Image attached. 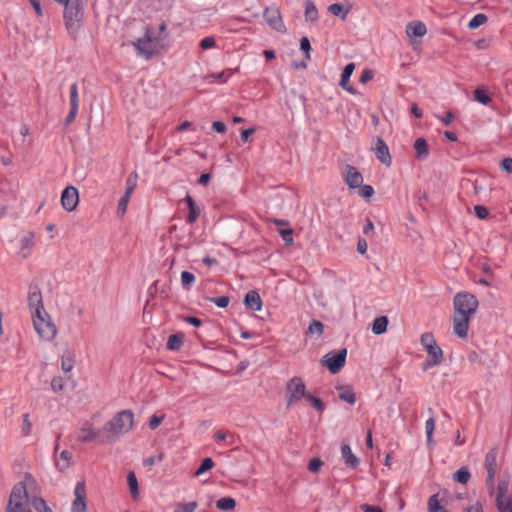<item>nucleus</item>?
<instances>
[{
  "mask_svg": "<svg viewBox=\"0 0 512 512\" xmlns=\"http://www.w3.org/2000/svg\"><path fill=\"white\" fill-rule=\"evenodd\" d=\"M134 422V414L131 410H122L110 419L103 428L101 440L107 444L115 442L122 435L128 433Z\"/></svg>",
  "mask_w": 512,
  "mask_h": 512,
  "instance_id": "nucleus-1",
  "label": "nucleus"
},
{
  "mask_svg": "<svg viewBox=\"0 0 512 512\" xmlns=\"http://www.w3.org/2000/svg\"><path fill=\"white\" fill-rule=\"evenodd\" d=\"M138 54L145 59H150L158 54L164 47L163 37L156 36V29L151 26L144 28V36L133 42Z\"/></svg>",
  "mask_w": 512,
  "mask_h": 512,
  "instance_id": "nucleus-2",
  "label": "nucleus"
},
{
  "mask_svg": "<svg viewBox=\"0 0 512 512\" xmlns=\"http://www.w3.org/2000/svg\"><path fill=\"white\" fill-rule=\"evenodd\" d=\"M32 320L34 328L41 339L51 341L55 338L57 333L56 326L46 311L33 314Z\"/></svg>",
  "mask_w": 512,
  "mask_h": 512,
  "instance_id": "nucleus-3",
  "label": "nucleus"
},
{
  "mask_svg": "<svg viewBox=\"0 0 512 512\" xmlns=\"http://www.w3.org/2000/svg\"><path fill=\"white\" fill-rule=\"evenodd\" d=\"M83 7V1H71L65 5L64 21L70 33L75 32L80 27L83 18Z\"/></svg>",
  "mask_w": 512,
  "mask_h": 512,
  "instance_id": "nucleus-4",
  "label": "nucleus"
},
{
  "mask_svg": "<svg viewBox=\"0 0 512 512\" xmlns=\"http://www.w3.org/2000/svg\"><path fill=\"white\" fill-rule=\"evenodd\" d=\"M478 308V300L469 293H457L454 297V313L472 318Z\"/></svg>",
  "mask_w": 512,
  "mask_h": 512,
  "instance_id": "nucleus-5",
  "label": "nucleus"
},
{
  "mask_svg": "<svg viewBox=\"0 0 512 512\" xmlns=\"http://www.w3.org/2000/svg\"><path fill=\"white\" fill-rule=\"evenodd\" d=\"M306 386L300 377H293L286 386L287 406L298 402L301 398H306Z\"/></svg>",
  "mask_w": 512,
  "mask_h": 512,
  "instance_id": "nucleus-6",
  "label": "nucleus"
},
{
  "mask_svg": "<svg viewBox=\"0 0 512 512\" xmlns=\"http://www.w3.org/2000/svg\"><path fill=\"white\" fill-rule=\"evenodd\" d=\"M103 437V428L95 429L93 427L92 422L85 421L82 426L76 432V439L80 443H88L92 441H97L99 444H107V442H103L101 438Z\"/></svg>",
  "mask_w": 512,
  "mask_h": 512,
  "instance_id": "nucleus-7",
  "label": "nucleus"
},
{
  "mask_svg": "<svg viewBox=\"0 0 512 512\" xmlns=\"http://www.w3.org/2000/svg\"><path fill=\"white\" fill-rule=\"evenodd\" d=\"M346 355H347L346 349H342L338 352L327 353L322 360V364L332 374H336L345 365Z\"/></svg>",
  "mask_w": 512,
  "mask_h": 512,
  "instance_id": "nucleus-8",
  "label": "nucleus"
},
{
  "mask_svg": "<svg viewBox=\"0 0 512 512\" xmlns=\"http://www.w3.org/2000/svg\"><path fill=\"white\" fill-rule=\"evenodd\" d=\"M497 452L490 450L485 456V469L487 471L486 486L488 493L492 494L494 489V479L497 472Z\"/></svg>",
  "mask_w": 512,
  "mask_h": 512,
  "instance_id": "nucleus-9",
  "label": "nucleus"
},
{
  "mask_svg": "<svg viewBox=\"0 0 512 512\" xmlns=\"http://www.w3.org/2000/svg\"><path fill=\"white\" fill-rule=\"evenodd\" d=\"M28 306L31 311V315L46 311L44 308L41 291L37 285L31 284L29 286Z\"/></svg>",
  "mask_w": 512,
  "mask_h": 512,
  "instance_id": "nucleus-10",
  "label": "nucleus"
},
{
  "mask_svg": "<svg viewBox=\"0 0 512 512\" xmlns=\"http://www.w3.org/2000/svg\"><path fill=\"white\" fill-rule=\"evenodd\" d=\"M79 203V193L74 186H67L61 195V205L64 210L72 212Z\"/></svg>",
  "mask_w": 512,
  "mask_h": 512,
  "instance_id": "nucleus-11",
  "label": "nucleus"
},
{
  "mask_svg": "<svg viewBox=\"0 0 512 512\" xmlns=\"http://www.w3.org/2000/svg\"><path fill=\"white\" fill-rule=\"evenodd\" d=\"M75 499L72 503L71 512H87L85 502L86 487L84 482H78L74 488Z\"/></svg>",
  "mask_w": 512,
  "mask_h": 512,
  "instance_id": "nucleus-12",
  "label": "nucleus"
},
{
  "mask_svg": "<svg viewBox=\"0 0 512 512\" xmlns=\"http://www.w3.org/2000/svg\"><path fill=\"white\" fill-rule=\"evenodd\" d=\"M264 19L266 22L276 31L278 32H284L285 31V25L282 21L280 12L275 7H269L266 8L264 11Z\"/></svg>",
  "mask_w": 512,
  "mask_h": 512,
  "instance_id": "nucleus-13",
  "label": "nucleus"
},
{
  "mask_svg": "<svg viewBox=\"0 0 512 512\" xmlns=\"http://www.w3.org/2000/svg\"><path fill=\"white\" fill-rule=\"evenodd\" d=\"M426 351L428 356L423 364L424 371L439 365L443 360V351L437 344L432 347H428Z\"/></svg>",
  "mask_w": 512,
  "mask_h": 512,
  "instance_id": "nucleus-14",
  "label": "nucleus"
},
{
  "mask_svg": "<svg viewBox=\"0 0 512 512\" xmlns=\"http://www.w3.org/2000/svg\"><path fill=\"white\" fill-rule=\"evenodd\" d=\"M471 318L454 313L453 316V331L454 333L464 339L468 335L469 322Z\"/></svg>",
  "mask_w": 512,
  "mask_h": 512,
  "instance_id": "nucleus-15",
  "label": "nucleus"
},
{
  "mask_svg": "<svg viewBox=\"0 0 512 512\" xmlns=\"http://www.w3.org/2000/svg\"><path fill=\"white\" fill-rule=\"evenodd\" d=\"M28 500L27 487L25 482H19L14 485L10 494L8 505L16 503H26Z\"/></svg>",
  "mask_w": 512,
  "mask_h": 512,
  "instance_id": "nucleus-16",
  "label": "nucleus"
},
{
  "mask_svg": "<svg viewBox=\"0 0 512 512\" xmlns=\"http://www.w3.org/2000/svg\"><path fill=\"white\" fill-rule=\"evenodd\" d=\"M345 182L350 189L358 188L363 183V176L357 170V168L353 166H347L346 174H345Z\"/></svg>",
  "mask_w": 512,
  "mask_h": 512,
  "instance_id": "nucleus-17",
  "label": "nucleus"
},
{
  "mask_svg": "<svg viewBox=\"0 0 512 512\" xmlns=\"http://www.w3.org/2000/svg\"><path fill=\"white\" fill-rule=\"evenodd\" d=\"M244 304L247 309L252 311H260L262 309V300L259 293L255 290H250L246 293Z\"/></svg>",
  "mask_w": 512,
  "mask_h": 512,
  "instance_id": "nucleus-18",
  "label": "nucleus"
},
{
  "mask_svg": "<svg viewBox=\"0 0 512 512\" xmlns=\"http://www.w3.org/2000/svg\"><path fill=\"white\" fill-rule=\"evenodd\" d=\"M341 456L348 468L355 469L359 466V458L352 452L348 444L341 445Z\"/></svg>",
  "mask_w": 512,
  "mask_h": 512,
  "instance_id": "nucleus-19",
  "label": "nucleus"
},
{
  "mask_svg": "<svg viewBox=\"0 0 512 512\" xmlns=\"http://www.w3.org/2000/svg\"><path fill=\"white\" fill-rule=\"evenodd\" d=\"M375 155H376L377 159L380 162H382L383 164H386V165L391 164V157H390L388 146L381 138H377V141L375 144Z\"/></svg>",
  "mask_w": 512,
  "mask_h": 512,
  "instance_id": "nucleus-20",
  "label": "nucleus"
},
{
  "mask_svg": "<svg viewBox=\"0 0 512 512\" xmlns=\"http://www.w3.org/2000/svg\"><path fill=\"white\" fill-rule=\"evenodd\" d=\"M184 201L187 204L189 210L186 221L189 224H193L200 216V208L189 194L185 196Z\"/></svg>",
  "mask_w": 512,
  "mask_h": 512,
  "instance_id": "nucleus-21",
  "label": "nucleus"
},
{
  "mask_svg": "<svg viewBox=\"0 0 512 512\" xmlns=\"http://www.w3.org/2000/svg\"><path fill=\"white\" fill-rule=\"evenodd\" d=\"M20 250L19 255L22 258H26L30 255V251L34 245V234L32 232H28L20 238Z\"/></svg>",
  "mask_w": 512,
  "mask_h": 512,
  "instance_id": "nucleus-22",
  "label": "nucleus"
},
{
  "mask_svg": "<svg viewBox=\"0 0 512 512\" xmlns=\"http://www.w3.org/2000/svg\"><path fill=\"white\" fill-rule=\"evenodd\" d=\"M509 484H510V476L503 475L497 483V486H494L493 493L490 494L491 496L494 495L495 497H502V496H511L509 494Z\"/></svg>",
  "mask_w": 512,
  "mask_h": 512,
  "instance_id": "nucleus-23",
  "label": "nucleus"
},
{
  "mask_svg": "<svg viewBox=\"0 0 512 512\" xmlns=\"http://www.w3.org/2000/svg\"><path fill=\"white\" fill-rule=\"evenodd\" d=\"M427 32L426 25L421 21H412L406 27L409 37H423Z\"/></svg>",
  "mask_w": 512,
  "mask_h": 512,
  "instance_id": "nucleus-24",
  "label": "nucleus"
},
{
  "mask_svg": "<svg viewBox=\"0 0 512 512\" xmlns=\"http://www.w3.org/2000/svg\"><path fill=\"white\" fill-rule=\"evenodd\" d=\"M414 149L418 160H425L429 155L428 144L424 138H417L415 140Z\"/></svg>",
  "mask_w": 512,
  "mask_h": 512,
  "instance_id": "nucleus-25",
  "label": "nucleus"
},
{
  "mask_svg": "<svg viewBox=\"0 0 512 512\" xmlns=\"http://www.w3.org/2000/svg\"><path fill=\"white\" fill-rule=\"evenodd\" d=\"M354 69H355L354 63H348L344 67V69L341 73V78H340V82H339V85L342 88H344L346 91H348L349 93H353V89H352V87H347L346 83L349 81Z\"/></svg>",
  "mask_w": 512,
  "mask_h": 512,
  "instance_id": "nucleus-26",
  "label": "nucleus"
},
{
  "mask_svg": "<svg viewBox=\"0 0 512 512\" xmlns=\"http://www.w3.org/2000/svg\"><path fill=\"white\" fill-rule=\"evenodd\" d=\"M338 389L340 391L338 394L340 400L347 402L351 405L355 404L356 395L350 386H341Z\"/></svg>",
  "mask_w": 512,
  "mask_h": 512,
  "instance_id": "nucleus-27",
  "label": "nucleus"
},
{
  "mask_svg": "<svg viewBox=\"0 0 512 512\" xmlns=\"http://www.w3.org/2000/svg\"><path fill=\"white\" fill-rule=\"evenodd\" d=\"M496 508L498 512H512V497H495Z\"/></svg>",
  "mask_w": 512,
  "mask_h": 512,
  "instance_id": "nucleus-28",
  "label": "nucleus"
},
{
  "mask_svg": "<svg viewBox=\"0 0 512 512\" xmlns=\"http://www.w3.org/2000/svg\"><path fill=\"white\" fill-rule=\"evenodd\" d=\"M184 340V335L182 333H175L168 337V341L166 344L167 349L172 351H177L181 348Z\"/></svg>",
  "mask_w": 512,
  "mask_h": 512,
  "instance_id": "nucleus-29",
  "label": "nucleus"
},
{
  "mask_svg": "<svg viewBox=\"0 0 512 512\" xmlns=\"http://www.w3.org/2000/svg\"><path fill=\"white\" fill-rule=\"evenodd\" d=\"M388 320L385 316L374 319L372 324V332L376 335L383 334L387 329Z\"/></svg>",
  "mask_w": 512,
  "mask_h": 512,
  "instance_id": "nucleus-30",
  "label": "nucleus"
},
{
  "mask_svg": "<svg viewBox=\"0 0 512 512\" xmlns=\"http://www.w3.org/2000/svg\"><path fill=\"white\" fill-rule=\"evenodd\" d=\"M305 19L310 22H314L318 19V10L315 4L310 0L305 2Z\"/></svg>",
  "mask_w": 512,
  "mask_h": 512,
  "instance_id": "nucleus-31",
  "label": "nucleus"
},
{
  "mask_svg": "<svg viewBox=\"0 0 512 512\" xmlns=\"http://www.w3.org/2000/svg\"><path fill=\"white\" fill-rule=\"evenodd\" d=\"M59 457H60V459L56 461V467L58 468L59 471H64L70 465V460L72 458V454L67 450H63L60 453Z\"/></svg>",
  "mask_w": 512,
  "mask_h": 512,
  "instance_id": "nucleus-32",
  "label": "nucleus"
},
{
  "mask_svg": "<svg viewBox=\"0 0 512 512\" xmlns=\"http://www.w3.org/2000/svg\"><path fill=\"white\" fill-rule=\"evenodd\" d=\"M428 511L429 512H448V510L441 505L438 495H432L428 500Z\"/></svg>",
  "mask_w": 512,
  "mask_h": 512,
  "instance_id": "nucleus-33",
  "label": "nucleus"
},
{
  "mask_svg": "<svg viewBox=\"0 0 512 512\" xmlns=\"http://www.w3.org/2000/svg\"><path fill=\"white\" fill-rule=\"evenodd\" d=\"M236 501L231 497H222L216 501V507L219 510L228 511L234 509Z\"/></svg>",
  "mask_w": 512,
  "mask_h": 512,
  "instance_id": "nucleus-34",
  "label": "nucleus"
},
{
  "mask_svg": "<svg viewBox=\"0 0 512 512\" xmlns=\"http://www.w3.org/2000/svg\"><path fill=\"white\" fill-rule=\"evenodd\" d=\"M127 483L133 498L139 495L138 481L134 472H129L127 475Z\"/></svg>",
  "mask_w": 512,
  "mask_h": 512,
  "instance_id": "nucleus-35",
  "label": "nucleus"
},
{
  "mask_svg": "<svg viewBox=\"0 0 512 512\" xmlns=\"http://www.w3.org/2000/svg\"><path fill=\"white\" fill-rule=\"evenodd\" d=\"M470 477V471L466 467H461L453 475V479L461 484H466Z\"/></svg>",
  "mask_w": 512,
  "mask_h": 512,
  "instance_id": "nucleus-36",
  "label": "nucleus"
},
{
  "mask_svg": "<svg viewBox=\"0 0 512 512\" xmlns=\"http://www.w3.org/2000/svg\"><path fill=\"white\" fill-rule=\"evenodd\" d=\"M33 508L38 512H53L47 505L46 501L41 497H34L31 500Z\"/></svg>",
  "mask_w": 512,
  "mask_h": 512,
  "instance_id": "nucleus-37",
  "label": "nucleus"
},
{
  "mask_svg": "<svg viewBox=\"0 0 512 512\" xmlns=\"http://www.w3.org/2000/svg\"><path fill=\"white\" fill-rule=\"evenodd\" d=\"M474 99L475 101L488 105L491 102V98L487 95L485 89L483 87H477L474 91Z\"/></svg>",
  "mask_w": 512,
  "mask_h": 512,
  "instance_id": "nucleus-38",
  "label": "nucleus"
},
{
  "mask_svg": "<svg viewBox=\"0 0 512 512\" xmlns=\"http://www.w3.org/2000/svg\"><path fill=\"white\" fill-rule=\"evenodd\" d=\"M488 21V17L483 13H478L473 16V18L469 21L468 27L470 29H476L481 25L485 24Z\"/></svg>",
  "mask_w": 512,
  "mask_h": 512,
  "instance_id": "nucleus-39",
  "label": "nucleus"
},
{
  "mask_svg": "<svg viewBox=\"0 0 512 512\" xmlns=\"http://www.w3.org/2000/svg\"><path fill=\"white\" fill-rule=\"evenodd\" d=\"M328 11L334 16H340L342 19H345L348 14V9H344L343 5L340 3L329 5Z\"/></svg>",
  "mask_w": 512,
  "mask_h": 512,
  "instance_id": "nucleus-40",
  "label": "nucleus"
},
{
  "mask_svg": "<svg viewBox=\"0 0 512 512\" xmlns=\"http://www.w3.org/2000/svg\"><path fill=\"white\" fill-rule=\"evenodd\" d=\"M213 466H214V462L211 458H209V457L204 458L202 460L200 466L195 471L194 475L200 476V475L204 474L205 472L209 471L210 469H212Z\"/></svg>",
  "mask_w": 512,
  "mask_h": 512,
  "instance_id": "nucleus-41",
  "label": "nucleus"
},
{
  "mask_svg": "<svg viewBox=\"0 0 512 512\" xmlns=\"http://www.w3.org/2000/svg\"><path fill=\"white\" fill-rule=\"evenodd\" d=\"M70 107L79 109V94H78V86L76 83H73L70 86Z\"/></svg>",
  "mask_w": 512,
  "mask_h": 512,
  "instance_id": "nucleus-42",
  "label": "nucleus"
},
{
  "mask_svg": "<svg viewBox=\"0 0 512 512\" xmlns=\"http://www.w3.org/2000/svg\"><path fill=\"white\" fill-rule=\"evenodd\" d=\"M198 504L196 501H191L189 503H178L174 509V512H194Z\"/></svg>",
  "mask_w": 512,
  "mask_h": 512,
  "instance_id": "nucleus-43",
  "label": "nucleus"
},
{
  "mask_svg": "<svg viewBox=\"0 0 512 512\" xmlns=\"http://www.w3.org/2000/svg\"><path fill=\"white\" fill-rule=\"evenodd\" d=\"M138 176L136 173H131L126 179V191L125 194L132 195L137 185Z\"/></svg>",
  "mask_w": 512,
  "mask_h": 512,
  "instance_id": "nucleus-44",
  "label": "nucleus"
},
{
  "mask_svg": "<svg viewBox=\"0 0 512 512\" xmlns=\"http://www.w3.org/2000/svg\"><path fill=\"white\" fill-rule=\"evenodd\" d=\"M195 276L189 271H183L181 273V284L184 289H189L190 286L194 283Z\"/></svg>",
  "mask_w": 512,
  "mask_h": 512,
  "instance_id": "nucleus-45",
  "label": "nucleus"
},
{
  "mask_svg": "<svg viewBox=\"0 0 512 512\" xmlns=\"http://www.w3.org/2000/svg\"><path fill=\"white\" fill-rule=\"evenodd\" d=\"M130 198H131L130 195L124 194L121 197V199L119 200L118 207H117V214L119 216H123L126 213Z\"/></svg>",
  "mask_w": 512,
  "mask_h": 512,
  "instance_id": "nucleus-46",
  "label": "nucleus"
},
{
  "mask_svg": "<svg viewBox=\"0 0 512 512\" xmlns=\"http://www.w3.org/2000/svg\"><path fill=\"white\" fill-rule=\"evenodd\" d=\"M323 330L324 325L318 320H313L308 327V332L310 334H316L317 336L322 335Z\"/></svg>",
  "mask_w": 512,
  "mask_h": 512,
  "instance_id": "nucleus-47",
  "label": "nucleus"
},
{
  "mask_svg": "<svg viewBox=\"0 0 512 512\" xmlns=\"http://www.w3.org/2000/svg\"><path fill=\"white\" fill-rule=\"evenodd\" d=\"M420 342L425 349L436 345V341L431 333H424L420 338Z\"/></svg>",
  "mask_w": 512,
  "mask_h": 512,
  "instance_id": "nucleus-48",
  "label": "nucleus"
},
{
  "mask_svg": "<svg viewBox=\"0 0 512 512\" xmlns=\"http://www.w3.org/2000/svg\"><path fill=\"white\" fill-rule=\"evenodd\" d=\"M306 399L313 405V407L317 411L323 412V410L325 408V405H324V403L322 402V400L320 398L308 394L306 396Z\"/></svg>",
  "mask_w": 512,
  "mask_h": 512,
  "instance_id": "nucleus-49",
  "label": "nucleus"
},
{
  "mask_svg": "<svg viewBox=\"0 0 512 512\" xmlns=\"http://www.w3.org/2000/svg\"><path fill=\"white\" fill-rule=\"evenodd\" d=\"M282 240L285 242L286 245H292L293 244V230L291 228L281 229L279 231Z\"/></svg>",
  "mask_w": 512,
  "mask_h": 512,
  "instance_id": "nucleus-50",
  "label": "nucleus"
},
{
  "mask_svg": "<svg viewBox=\"0 0 512 512\" xmlns=\"http://www.w3.org/2000/svg\"><path fill=\"white\" fill-rule=\"evenodd\" d=\"M300 49L305 52L306 60L310 59L311 44L307 37H303L300 40Z\"/></svg>",
  "mask_w": 512,
  "mask_h": 512,
  "instance_id": "nucleus-51",
  "label": "nucleus"
},
{
  "mask_svg": "<svg viewBox=\"0 0 512 512\" xmlns=\"http://www.w3.org/2000/svg\"><path fill=\"white\" fill-rule=\"evenodd\" d=\"M64 387V379L62 377H54L51 381V389L54 392H59Z\"/></svg>",
  "mask_w": 512,
  "mask_h": 512,
  "instance_id": "nucleus-52",
  "label": "nucleus"
},
{
  "mask_svg": "<svg viewBox=\"0 0 512 512\" xmlns=\"http://www.w3.org/2000/svg\"><path fill=\"white\" fill-rule=\"evenodd\" d=\"M322 465H323V462L319 458H312L309 461L308 470L312 473H316L319 471V469L321 468Z\"/></svg>",
  "mask_w": 512,
  "mask_h": 512,
  "instance_id": "nucleus-53",
  "label": "nucleus"
},
{
  "mask_svg": "<svg viewBox=\"0 0 512 512\" xmlns=\"http://www.w3.org/2000/svg\"><path fill=\"white\" fill-rule=\"evenodd\" d=\"M211 301L219 308H226L230 300L228 296H220L216 298H211Z\"/></svg>",
  "mask_w": 512,
  "mask_h": 512,
  "instance_id": "nucleus-54",
  "label": "nucleus"
},
{
  "mask_svg": "<svg viewBox=\"0 0 512 512\" xmlns=\"http://www.w3.org/2000/svg\"><path fill=\"white\" fill-rule=\"evenodd\" d=\"M474 212L479 219H486L489 214L488 209L482 205L474 206Z\"/></svg>",
  "mask_w": 512,
  "mask_h": 512,
  "instance_id": "nucleus-55",
  "label": "nucleus"
},
{
  "mask_svg": "<svg viewBox=\"0 0 512 512\" xmlns=\"http://www.w3.org/2000/svg\"><path fill=\"white\" fill-rule=\"evenodd\" d=\"M359 188V194L363 198H370L374 193V189L370 185H361Z\"/></svg>",
  "mask_w": 512,
  "mask_h": 512,
  "instance_id": "nucleus-56",
  "label": "nucleus"
},
{
  "mask_svg": "<svg viewBox=\"0 0 512 512\" xmlns=\"http://www.w3.org/2000/svg\"><path fill=\"white\" fill-rule=\"evenodd\" d=\"M216 42H215V39L213 37H205L203 38L201 41H200V47L203 49V50H207V49H210V48H213L215 46Z\"/></svg>",
  "mask_w": 512,
  "mask_h": 512,
  "instance_id": "nucleus-57",
  "label": "nucleus"
},
{
  "mask_svg": "<svg viewBox=\"0 0 512 512\" xmlns=\"http://www.w3.org/2000/svg\"><path fill=\"white\" fill-rule=\"evenodd\" d=\"M463 512H483V505L480 501H475L468 507L464 508Z\"/></svg>",
  "mask_w": 512,
  "mask_h": 512,
  "instance_id": "nucleus-58",
  "label": "nucleus"
},
{
  "mask_svg": "<svg viewBox=\"0 0 512 512\" xmlns=\"http://www.w3.org/2000/svg\"><path fill=\"white\" fill-rule=\"evenodd\" d=\"M163 419H164V416L153 415L149 420L150 429H152V430L156 429L161 424Z\"/></svg>",
  "mask_w": 512,
  "mask_h": 512,
  "instance_id": "nucleus-59",
  "label": "nucleus"
},
{
  "mask_svg": "<svg viewBox=\"0 0 512 512\" xmlns=\"http://www.w3.org/2000/svg\"><path fill=\"white\" fill-rule=\"evenodd\" d=\"M434 429H435V419L433 416H431L425 422V433L433 434Z\"/></svg>",
  "mask_w": 512,
  "mask_h": 512,
  "instance_id": "nucleus-60",
  "label": "nucleus"
},
{
  "mask_svg": "<svg viewBox=\"0 0 512 512\" xmlns=\"http://www.w3.org/2000/svg\"><path fill=\"white\" fill-rule=\"evenodd\" d=\"M73 361L69 358H62L61 368L65 373L70 372L73 369Z\"/></svg>",
  "mask_w": 512,
  "mask_h": 512,
  "instance_id": "nucleus-61",
  "label": "nucleus"
},
{
  "mask_svg": "<svg viewBox=\"0 0 512 512\" xmlns=\"http://www.w3.org/2000/svg\"><path fill=\"white\" fill-rule=\"evenodd\" d=\"M373 76H374V74H373L372 70H369V69L363 70L359 81L361 83L365 84L368 81H370L373 78Z\"/></svg>",
  "mask_w": 512,
  "mask_h": 512,
  "instance_id": "nucleus-62",
  "label": "nucleus"
},
{
  "mask_svg": "<svg viewBox=\"0 0 512 512\" xmlns=\"http://www.w3.org/2000/svg\"><path fill=\"white\" fill-rule=\"evenodd\" d=\"M501 168L507 173H512V158L507 157L501 161Z\"/></svg>",
  "mask_w": 512,
  "mask_h": 512,
  "instance_id": "nucleus-63",
  "label": "nucleus"
},
{
  "mask_svg": "<svg viewBox=\"0 0 512 512\" xmlns=\"http://www.w3.org/2000/svg\"><path fill=\"white\" fill-rule=\"evenodd\" d=\"M360 508L364 512H383L382 508H380L378 506H372V505H369V504H362L360 506Z\"/></svg>",
  "mask_w": 512,
  "mask_h": 512,
  "instance_id": "nucleus-64",
  "label": "nucleus"
}]
</instances>
